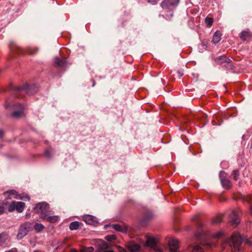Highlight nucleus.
Segmentation results:
<instances>
[{
	"mask_svg": "<svg viewBox=\"0 0 252 252\" xmlns=\"http://www.w3.org/2000/svg\"><path fill=\"white\" fill-rule=\"evenodd\" d=\"M244 241H246L247 244L252 245V242L249 239L243 238L239 233L235 232L228 240H226L225 243L231 247L233 245L235 252H238L241 249L242 242Z\"/></svg>",
	"mask_w": 252,
	"mask_h": 252,
	"instance_id": "1",
	"label": "nucleus"
},
{
	"mask_svg": "<svg viewBox=\"0 0 252 252\" xmlns=\"http://www.w3.org/2000/svg\"><path fill=\"white\" fill-rule=\"evenodd\" d=\"M32 228V224L29 222H26L22 224L18 230L17 235L18 239H23L30 231Z\"/></svg>",
	"mask_w": 252,
	"mask_h": 252,
	"instance_id": "2",
	"label": "nucleus"
},
{
	"mask_svg": "<svg viewBox=\"0 0 252 252\" xmlns=\"http://www.w3.org/2000/svg\"><path fill=\"white\" fill-rule=\"evenodd\" d=\"M216 63L224 66L228 69H232L233 65L230 59L226 58L225 56H221L217 57L215 59Z\"/></svg>",
	"mask_w": 252,
	"mask_h": 252,
	"instance_id": "3",
	"label": "nucleus"
},
{
	"mask_svg": "<svg viewBox=\"0 0 252 252\" xmlns=\"http://www.w3.org/2000/svg\"><path fill=\"white\" fill-rule=\"evenodd\" d=\"M49 205L47 203L40 202L38 203L34 208V211L38 214H40L41 218L44 215H46L49 211Z\"/></svg>",
	"mask_w": 252,
	"mask_h": 252,
	"instance_id": "4",
	"label": "nucleus"
},
{
	"mask_svg": "<svg viewBox=\"0 0 252 252\" xmlns=\"http://www.w3.org/2000/svg\"><path fill=\"white\" fill-rule=\"evenodd\" d=\"M157 239L153 237H148L146 242V246L153 249L154 252H163L157 245Z\"/></svg>",
	"mask_w": 252,
	"mask_h": 252,
	"instance_id": "5",
	"label": "nucleus"
},
{
	"mask_svg": "<svg viewBox=\"0 0 252 252\" xmlns=\"http://www.w3.org/2000/svg\"><path fill=\"white\" fill-rule=\"evenodd\" d=\"M25 204L22 202L13 201L9 206L8 211L10 212L14 210L17 211L19 213L23 211Z\"/></svg>",
	"mask_w": 252,
	"mask_h": 252,
	"instance_id": "6",
	"label": "nucleus"
},
{
	"mask_svg": "<svg viewBox=\"0 0 252 252\" xmlns=\"http://www.w3.org/2000/svg\"><path fill=\"white\" fill-rule=\"evenodd\" d=\"M4 194L8 199L14 198L19 199H23L24 200H29L30 199L29 196L27 195L21 196V195L18 194L17 192L15 190H10L9 191L5 192Z\"/></svg>",
	"mask_w": 252,
	"mask_h": 252,
	"instance_id": "7",
	"label": "nucleus"
},
{
	"mask_svg": "<svg viewBox=\"0 0 252 252\" xmlns=\"http://www.w3.org/2000/svg\"><path fill=\"white\" fill-rule=\"evenodd\" d=\"M220 178L223 187L226 189H229L231 188L232 184L231 182L226 178V174L225 172L221 171L220 172Z\"/></svg>",
	"mask_w": 252,
	"mask_h": 252,
	"instance_id": "8",
	"label": "nucleus"
},
{
	"mask_svg": "<svg viewBox=\"0 0 252 252\" xmlns=\"http://www.w3.org/2000/svg\"><path fill=\"white\" fill-rule=\"evenodd\" d=\"M179 1V0H164L160 5L163 8H169L178 5Z\"/></svg>",
	"mask_w": 252,
	"mask_h": 252,
	"instance_id": "9",
	"label": "nucleus"
},
{
	"mask_svg": "<svg viewBox=\"0 0 252 252\" xmlns=\"http://www.w3.org/2000/svg\"><path fill=\"white\" fill-rule=\"evenodd\" d=\"M168 246L170 252H179V241L175 239H170L168 241Z\"/></svg>",
	"mask_w": 252,
	"mask_h": 252,
	"instance_id": "10",
	"label": "nucleus"
},
{
	"mask_svg": "<svg viewBox=\"0 0 252 252\" xmlns=\"http://www.w3.org/2000/svg\"><path fill=\"white\" fill-rule=\"evenodd\" d=\"M83 220L84 221H85L87 224L90 225H95L98 223L96 218L93 216L89 215H84L83 217Z\"/></svg>",
	"mask_w": 252,
	"mask_h": 252,
	"instance_id": "11",
	"label": "nucleus"
},
{
	"mask_svg": "<svg viewBox=\"0 0 252 252\" xmlns=\"http://www.w3.org/2000/svg\"><path fill=\"white\" fill-rule=\"evenodd\" d=\"M14 107L15 109H18V110L14 111L12 113V116L15 118L20 117L24 112V106L21 104H17L14 105Z\"/></svg>",
	"mask_w": 252,
	"mask_h": 252,
	"instance_id": "12",
	"label": "nucleus"
},
{
	"mask_svg": "<svg viewBox=\"0 0 252 252\" xmlns=\"http://www.w3.org/2000/svg\"><path fill=\"white\" fill-rule=\"evenodd\" d=\"M42 219L48 222L54 223L58 220L59 217L58 216H50L48 212L46 215H44V216H43V218Z\"/></svg>",
	"mask_w": 252,
	"mask_h": 252,
	"instance_id": "13",
	"label": "nucleus"
},
{
	"mask_svg": "<svg viewBox=\"0 0 252 252\" xmlns=\"http://www.w3.org/2000/svg\"><path fill=\"white\" fill-rule=\"evenodd\" d=\"M230 219L232 223L238 224L240 222L238 212L236 211H233L230 215Z\"/></svg>",
	"mask_w": 252,
	"mask_h": 252,
	"instance_id": "14",
	"label": "nucleus"
},
{
	"mask_svg": "<svg viewBox=\"0 0 252 252\" xmlns=\"http://www.w3.org/2000/svg\"><path fill=\"white\" fill-rule=\"evenodd\" d=\"M252 34L249 30L243 31L240 34V38L243 40L249 41L251 40Z\"/></svg>",
	"mask_w": 252,
	"mask_h": 252,
	"instance_id": "15",
	"label": "nucleus"
},
{
	"mask_svg": "<svg viewBox=\"0 0 252 252\" xmlns=\"http://www.w3.org/2000/svg\"><path fill=\"white\" fill-rule=\"evenodd\" d=\"M127 248L131 252H137L140 249L139 245L133 242L128 243Z\"/></svg>",
	"mask_w": 252,
	"mask_h": 252,
	"instance_id": "16",
	"label": "nucleus"
},
{
	"mask_svg": "<svg viewBox=\"0 0 252 252\" xmlns=\"http://www.w3.org/2000/svg\"><path fill=\"white\" fill-rule=\"evenodd\" d=\"M10 49L11 52L13 54H21L23 53V50L20 47L15 45L14 43L10 44Z\"/></svg>",
	"mask_w": 252,
	"mask_h": 252,
	"instance_id": "17",
	"label": "nucleus"
},
{
	"mask_svg": "<svg viewBox=\"0 0 252 252\" xmlns=\"http://www.w3.org/2000/svg\"><path fill=\"white\" fill-rule=\"evenodd\" d=\"M8 235L6 233H0V246H3L7 240Z\"/></svg>",
	"mask_w": 252,
	"mask_h": 252,
	"instance_id": "18",
	"label": "nucleus"
},
{
	"mask_svg": "<svg viewBox=\"0 0 252 252\" xmlns=\"http://www.w3.org/2000/svg\"><path fill=\"white\" fill-rule=\"evenodd\" d=\"M221 33L219 31L215 32L213 36V41L214 43H218L221 39Z\"/></svg>",
	"mask_w": 252,
	"mask_h": 252,
	"instance_id": "19",
	"label": "nucleus"
},
{
	"mask_svg": "<svg viewBox=\"0 0 252 252\" xmlns=\"http://www.w3.org/2000/svg\"><path fill=\"white\" fill-rule=\"evenodd\" d=\"M81 224V222L77 221L72 222L69 225V229L71 230H77Z\"/></svg>",
	"mask_w": 252,
	"mask_h": 252,
	"instance_id": "20",
	"label": "nucleus"
},
{
	"mask_svg": "<svg viewBox=\"0 0 252 252\" xmlns=\"http://www.w3.org/2000/svg\"><path fill=\"white\" fill-rule=\"evenodd\" d=\"M55 63L60 66H63L66 63V61L64 59H60V58L57 57L55 58Z\"/></svg>",
	"mask_w": 252,
	"mask_h": 252,
	"instance_id": "21",
	"label": "nucleus"
},
{
	"mask_svg": "<svg viewBox=\"0 0 252 252\" xmlns=\"http://www.w3.org/2000/svg\"><path fill=\"white\" fill-rule=\"evenodd\" d=\"M222 215H218L212 220V223L214 224H217L221 222L222 220Z\"/></svg>",
	"mask_w": 252,
	"mask_h": 252,
	"instance_id": "22",
	"label": "nucleus"
},
{
	"mask_svg": "<svg viewBox=\"0 0 252 252\" xmlns=\"http://www.w3.org/2000/svg\"><path fill=\"white\" fill-rule=\"evenodd\" d=\"M44 228V225L41 223H36L34 225V228L35 231L37 233L41 232L43 229Z\"/></svg>",
	"mask_w": 252,
	"mask_h": 252,
	"instance_id": "23",
	"label": "nucleus"
},
{
	"mask_svg": "<svg viewBox=\"0 0 252 252\" xmlns=\"http://www.w3.org/2000/svg\"><path fill=\"white\" fill-rule=\"evenodd\" d=\"M213 21H214V19L213 18H211V17H207L205 18V23L209 27L212 26V25L213 24Z\"/></svg>",
	"mask_w": 252,
	"mask_h": 252,
	"instance_id": "24",
	"label": "nucleus"
},
{
	"mask_svg": "<svg viewBox=\"0 0 252 252\" xmlns=\"http://www.w3.org/2000/svg\"><path fill=\"white\" fill-rule=\"evenodd\" d=\"M113 228L115 229L116 230L118 231H125V228L122 227L119 224H113L112 225Z\"/></svg>",
	"mask_w": 252,
	"mask_h": 252,
	"instance_id": "25",
	"label": "nucleus"
},
{
	"mask_svg": "<svg viewBox=\"0 0 252 252\" xmlns=\"http://www.w3.org/2000/svg\"><path fill=\"white\" fill-rule=\"evenodd\" d=\"M223 232L222 231H219L213 235V237L215 239H219L223 236Z\"/></svg>",
	"mask_w": 252,
	"mask_h": 252,
	"instance_id": "26",
	"label": "nucleus"
},
{
	"mask_svg": "<svg viewBox=\"0 0 252 252\" xmlns=\"http://www.w3.org/2000/svg\"><path fill=\"white\" fill-rule=\"evenodd\" d=\"M232 175L233 176V179L235 181H237L239 176V171L238 170H234L232 172Z\"/></svg>",
	"mask_w": 252,
	"mask_h": 252,
	"instance_id": "27",
	"label": "nucleus"
},
{
	"mask_svg": "<svg viewBox=\"0 0 252 252\" xmlns=\"http://www.w3.org/2000/svg\"><path fill=\"white\" fill-rule=\"evenodd\" d=\"M94 250V249L92 247H84L81 249V252H93Z\"/></svg>",
	"mask_w": 252,
	"mask_h": 252,
	"instance_id": "28",
	"label": "nucleus"
},
{
	"mask_svg": "<svg viewBox=\"0 0 252 252\" xmlns=\"http://www.w3.org/2000/svg\"><path fill=\"white\" fill-rule=\"evenodd\" d=\"M193 252H203L202 248L200 246H195L193 248Z\"/></svg>",
	"mask_w": 252,
	"mask_h": 252,
	"instance_id": "29",
	"label": "nucleus"
},
{
	"mask_svg": "<svg viewBox=\"0 0 252 252\" xmlns=\"http://www.w3.org/2000/svg\"><path fill=\"white\" fill-rule=\"evenodd\" d=\"M29 87L28 86H25L23 87H19L16 88V91L17 92H20V91H26L27 92V90L29 89Z\"/></svg>",
	"mask_w": 252,
	"mask_h": 252,
	"instance_id": "30",
	"label": "nucleus"
},
{
	"mask_svg": "<svg viewBox=\"0 0 252 252\" xmlns=\"http://www.w3.org/2000/svg\"><path fill=\"white\" fill-rule=\"evenodd\" d=\"M105 239L109 242H111L116 239V236L115 235H108L105 237Z\"/></svg>",
	"mask_w": 252,
	"mask_h": 252,
	"instance_id": "31",
	"label": "nucleus"
},
{
	"mask_svg": "<svg viewBox=\"0 0 252 252\" xmlns=\"http://www.w3.org/2000/svg\"><path fill=\"white\" fill-rule=\"evenodd\" d=\"M38 50V48H35L34 49V51H32V49L31 48H29L28 49L27 52H28L29 54H31V55H33L34 54H35Z\"/></svg>",
	"mask_w": 252,
	"mask_h": 252,
	"instance_id": "32",
	"label": "nucleus"
},
{
	"mask_svg": "<svg viewBox=\"0 0 252 252\" xmlns=\"http://www.w3.org/2000/svg\"><path fill=\"white\" fill-rule=\"evenodd\" d=\"M99 242L102 244V248H101L102 249H105L107 248L108 245L106 242H105L103 241H101V240H99Z\"/></svg>",
	"mask_w": 252,
	"mask_h": 252,
	"instance_id": "33",
	"label": "nucleus"
},
{
	"mask_svg": "<svg viewBox=\"0 0 252 252\" xmlns=\"http://www.w3.org/2000/svg\"><path fill=\"white\" fill-rule=\"evenodd\" d=\"M44 154H45V156L48 158L50 157L51 155L50 152L49 150H46Z\"/></svg>",
	"mask_w": 252,
	"mask_h": 252,
	"instance_id": "34",
	"label": "nucleus"
},
{
	"mask_svg": "<svg viewBox=\"0 0 252 252\" xmlns=\"http://www.w3.org/2000/svg\"><path fill=\"white\" fill-rule=\"evenodd\" d=\"M4 207L3 206H0V215L3 214L4 212Z\"/></svg>",
	"mask_w": 252,
	"mask_h": 252,
	"instance_id": "35",
	"label": "nucleus"
},
{
	"mask_svg": "<svg viewBox=\"0 0 252 252\" xmlns=\"http://www.w3.org/2000/svg\"><path fill=\"white\" fill-rule=\"evenodd\" d=\"M118 250L120 252H126L125 250L120 247H118Z\"/></svg>",
	"mask_w": 252,
	"mask_h": 252,
	"instance_id": "36",
	"label": "nucleus"
},
{
	"mask_svg": "<svg viewBox=\"0 0 252 252\" xmlns=\"http://www.w3.org/2000/svg\"><path fill=\"white\" fill-rule=\"evenodd\" d=\"M15 251V249H12L11 250L5 251V252H14Z\"/></svg>",
	"mask_w": 252,
	"mask_h": 252,
	"instance_id": "37",
	"label": "nucleus"
},
{
	"mask_svg": "<svg viewBox=\"0 0 252 252\" xmlns=\"http://www.w3.org/2000/svg\"><path fill=\"white\" fill-rule=\"evenodd\" d=\"M3 131L2 130L0 129V137H1L3 135Z\"/></svg>",
	"mask_w": 252,
	"mask_h": 252,
	"instance_id": "38",
	"label": "nucleus"
},
{
	"mask_svg": "<svg viewBox=\"0 0 252 252\" xmlns=\"http://www.w3.org/2000/svg\"><path fill=\"white\" fill-rule=\"evenodd\" d=\"M104 252H114L112 250H107V251H105Z\"/></svg>",
	"mask_w": 252,
	"mask_h": 252,
	"instance_id": "39",
	"label": "nucleus"
},
{
	"mask_svg": "<svg viewBox=\"0 0 252 252\" xmlns=\"http://www.w3.org/2000/svg\"><path fill=\"white\" fill-rule=\"evenodd\" d=\"M5 106L6 108H8L9 107V106L7 104V102H6Z\"/></svg>",
	"mask_w": 252,
	"mask_h": 252,
	"instance_id": "40",
	"label": "nucleus"
},
{
	"mask_svg": "<svg viewBox=\"0 0 252 252\" xmlns=\"http://www.w3.org/2000/svg\"><path fill=\"white\" fill-rule=\"evenodd\" d=\"M70 252H77L75 249H72Z\"/></svg>",
	"mask_w": 252,
	"mask_h": 252,
	"instance_id": "41",
	"label": "nucleus"
},
{
	"mask_svg": "<svg viewBox=\"0 0 252 252\" xmlns=\"http://www.w3.org/2000/svg\"><path fill=\"white\" fill-rule=\"evenodd\" d=\"M251 214H252V206L251 207Z\"/></svg>",
	"mask_w": 252,
	"mask_h": 252,
	"instance_id": "42",
	"label": "nucleus"
},
{
	"mask_svg": "<svg viewBox=\"0 0 252 252\" xmlns=\"http://www.w3.org/2000/svg\"><path fill=\"white\" fill-rule=\"evenodd\" d=\"M195 220V219H192V220Z\"/></svg>",
	"mask_w": 252,
	"mask_h": 252,
	"instance_id": "43",
	"label": "nucleus"
},
{
	"mask_svg": "<svg viewBox=\"0 0 252 252\" xmlns=\"http://www.w3.org/2000/svg\"><path fill=\"white\" fill-rule=\"evenodd\" d=\"M32 87H30L29 88H30V89H32Z\"/></svg>",
	"mask_w": 252,
	"mask_h": 252,
	"instance_id": "44",
	"label": "nucleus"
}]
</instances>
